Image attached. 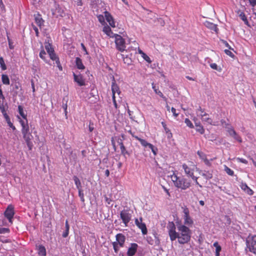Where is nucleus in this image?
<instances>
[{
    "label": "nucleus",
    "mask_w": 256,
    "mask_h": 256,
    "mask_svg": "<svg viewBox=\"0 0 256 256\" xmlns=\"http://www.w3.org/2000/svg\"><path fill=\"white\" fill-rule=\"evenodd\" d=\"M177 228L178 232L176 234V240L178 238L180 244H185L189 242L192 234L190 228L182 224H180Z\"/></svg>",
    "instance_id": "f257e3e1"
},
{
    "label": "nucleus",
    "mask_w": 256,
    "mask_h": 256,
    "mask_svg": "<svg viewBox=\"0 0 256 256\" xmlns=\"http://www.w3.org/2000/svg\"><path fill=\"white\" fill-rule=\"evenodd\" d=\"M171 180L174 186L182 190H186L191 186L190 180L178 176L175 174L171 176Z\"/></svg>",
    "instance_id": "f03ea898"
},
{
    "label": "nucleus",
    "mask_w": 256,
    "mask_h": 256,
    "mask_svg": "<svg viewBox=\"0 0 256 256\" xmlns=\"http://www.w3.org/2000/svg\"><path fill=\"white\" fill-rule=\"evenodd\" d=\"M182 209L183 210V219L184 220V224H182L188 227L192 226L194 224V221L192 218L190 216L188 208L186 206H184L182 207Z\"/></svg>",
    "instance_id": "7ed1b4c3"
},
{
    "label": "nucleus",
    "mask_w": 256,
    "mask_h": 256,
    "mask_svg": "<svg viewBox=\"0 0 256 256\" xmlns=\"http://www.w3.org/2000/svg\"><path fill=\"white\" fill-rule=\"evenodd\" d=\"M186 174L190 177L194 174V171L196 169V166L192 162H188V164H184L182 166Z\"/></svg>",
    "instance_id": "20e7f679"
},
{
    "label": "nucleus",
    "mask_w": 256,
    "mask_h": 256,
    "mask_svg": "<svg viewBox=\"0 0 256 256\" xmlns=\"http://www.w3.org/2000/svg\"><path fill=\"white\" fill-rule=\"evenodd\" d=\"M116 48L120 52H124L126 48L124 40L118 34H114Z\"/></svg>",
    "instance_id": "39448f33"
},
{
    "label": "nucleus",
    "mask_w": 256,
    "mask_h": 256,
    "mask_svg": "<svg viewBox=\"0 0 256 256\" xmlns=\"http://www.w3.org/2000/svg\"><path fill=\"white\" fill-rule=\"evenodd\" d=\"M246 246L250 252L256 254V236H249L247 238Z\"/></svg>",
    "instance_id": "423d86ee"
},
{
    "label": "nucleus",
    "mask_w": 256,
    "mask_h": 256,
    "mask_svg": "<svg viewBox=\"0 0 256 256\" xmlns=\"http://www.w3.org/2000/svg\"><path fill=\"white\" fill-rule=\"evenodd\" d=\"M120 215L124 226H128V224L132 218V214L130 213L129 210H124L120 212Z\"/></svg>",
    "instance_id": "0eeeda50"
},
{
    "label": "nucleus",
    "mask_w": 256,
    "mask_h": 256,
    "mask_svg": "<svg viewBox=\"0 0 256 256\" xmlns=\"http://www.w3.org/2000/svg\"><path fill=\"white\" fill-rule=\"evenodd\" d=\"M167 228L170 240L172 242L175 240L177 232L176 230V228L173 222H169Z\"/></svg>",
    "instance_id": "6e6552de"
},
{
    "label": "nucleus",
    "mask_w": 256,
    "mask_h": 256,
    "mask_svg": "<svg viewBox=\"0 0 256 256\" xmlns=\"http://www.w3.org/2000/svg\"><path fill=\"white\" fill-rule=\"evenodd\" d=\"M135 224L141 230L143 234L145 235L147 234L148 230L146 225L144 223L142 222V218H140V219L136 218Z\"/></svg>",
    "instance_id": "1a4fd4ad"
},
{
    "label": "nucleus",
    "mask_w": 256,
    "mask_h": 256,
    "mask_svg": "<svg viewBox=\"0 0 256 256\" xmlns=\"http://www.w3.org/2000/svg\"><path fill=\"white\" fill-rule=\"evenodd\" d=\"M23 134V138L26 143V144L29 148L30 150H31L32 149L33 144L32 142V140L33 138V136L31 134V133L28 132L26 133Z\"/></svg>",
    "instance_id": "9d476101"
},
{
    "label": "nucleus",
    "mask_w": 256,
    "mask_h": 256,
    "mask_svg": "<svg viewBox=\"0 0 256 256\" xmlns=\"http://www.w3.org/2000/svg\"><path fill=\"white\" fill-rule=\"evenodd\" d=\"M74 80L80 86H83L86 85L85 80L83 76L81 74H73Z\"/></svg>",
    "instance_id": "9b49d317"
},
{
    "label": "nucleus",
    "mask_w": 256,
    "mask_h": 256,
    "mask_svg": "<svg viewBox=\"0 0 256 256\" xmlns=\"http://www.w3.org/2000/svg\"><path fill=\"white\" fill-rule=\"evenodd\" d=\"M14 214V209L12 206H8L4 212L5 216L12 222V219Z\"/></svg>",
    "instance_id": "f8f14e48"
},
{
    "label": "nucleus",
    "mask_w": 256,
    "mask_h": 256,
    "mask_svg": "<svg viewBox=\"0 0 256 256\" xmlns=\"http://www.w3.org/2000/svg\"><path fill=\"white\" fill-rule=\"evenodd\" d=\"M52 14L56 18L59 16L64 17L65 16V12L64 9L58 6L56 8V9L53 11Z\"/></svg>",
    "instance_id": "ddd939ff"
},
{
    "label": "nucleus",
    "mask_w": 256,
    "mask_h": 256,
    "mask_svg": "<svg viewBox=\"0 0 256 256\" xmlns=\"http://www.w3.org/2000/svg\"><path fill=\"white\" fill-rule=\"evenodd\" d=\"M202 121L204 122H206L209 124L217 126L218 125V121H213L208 116H204L200 118Z\"/></svg>",
    "instance_id": "4468645a"
},
{
    "label": "nucleus",
    "mask_w": 256,
    "mask_h": 256,
    "mask_svg": "<svg viewBox=\"0 0 256 256\" xmlns=\"http://www.w3.org/2000/svg\"><path fill=\"white\" fill-rule=\"evenodd\" d=\"M138 246L136 244H132L131 246L128 249L127 254L128 256H133L135 254Z\"/></svg>",
    "instance_id": "2eb2a0df"
},
{
    "label": "nucleus",
    "mask_w": 256,
    "mask_h": 256,
    "mask_svg": "<svg viewBox=\"0 0 256 256\" xmlns=\"http://www.w3.org/2000/svg\"><path fill=\"white\" fill-rule=\"evenodd\" d=\"M204 25L206 27H207L208 28L210 29V30H214L216 33H218V29L217 27V25L216 24H214L211 22L206 21L204 22Z\"/></svg>",
    "instance_id": "dca6fc26"
},
{
    "label": "nucleus",
    "mask_w": 256,
    "mask_h": 256,
    "mask_svg": "<svg viewBox=\"0 0 256 256\" xmlns=\"http://www.w3.org/2000/svg\"><path fill=\"white\" fill-rule=\"evenodd\" d=\"M116 240L118 242V244L120 246H123L126 240L125 236L122 234H117L116 235Z\"/></svg>",
    "instance_id": "f3484780"
},
{
    "label": "nucleus",
    "mask_w": 256,
    "mask_h": 256,
    "mask_svg": "<svg viewBox=\"0 0 256 256\" xmlns=\"http://www.w3.org/2000/svg\"><path fill=\"white\" fill-rule=\"evenodd\" d=\"M113 78V82L112 84V96H115L116 93H118L120 94V90L118 86L116 84V81L114 80V77Z\"/></svg>",
    "instance_id": "a211bd4d"
},
{
    "label": "nucleus",
    "mask_w": 256,
    "mask_h": 256,
    "mask_svg": "<svg viewBox=\"0 0 256 256\" xmlns=\"http://www.w3.org/2000/svg\"><path fill=\"white\" fill-rule=\"evenodd\" d=\"M105 16L106 21L109 23L110 25L112 28H115V22L112 16L108 12H106L105 14Z\"/></svg>",
    "instance_id": "6ab92c4d"
},
{
    "label": "nucleus",
    "mask_w": 256,
    "mask_h": 256,
    "mask_svg": "<svg viewBox=\"0 0 256 256\" xmlns=\"http://www.w3.org/2000/svg\"><path fill=\"white\" fill-rule=\"evenodd\" d=\"M118 142L120 146V150H121V154L124 156H125L126 154H128L129 155L130 154L128 153V152L126 150V148H125V146H124L123 143H122V140L121 139H118Z\"/></svg>",
    "instance_id": "aec40b11"
},
{
    "label": "nucleus",
    "mask_w": 256,
    "mask_h": 256,
    "mask_svg": "<svg viewBox=\"0 0 256 256\" xmlns=\"http://www.w3.org/2000/svg\"><path fill=\"white\" fill-rule=\"evenodd\" d=\"M102 31L108 36L113 38L114 37V34L112 31L111 28L108 26H105L103 28Z\"/></svg>",
    "instance_id": "412c9836"
},
{
    "label": "nucleus",
    "mask_w": 256,
    "mask_h": 256,
    "mask_svg": "<svg viewBox=\"0 0 256 256\" xmlns=\"http://www.w3.org/2000/svg\"><path fill=\"white\" fill-rule=\"evenodd\" d=\"M196 114L198 116L202 118L204 116H208V114L206 113L204 110L202 109L200 106L199 107V108L196 110Z\"/></svg>",
    "instance_id": "4be33fe9"
},
{
    "label": "nucleus",
    "mask_w": 256,
    "mask_h": 256,
    "mask_svg": "<svg viewBox=\"0 0 256 256\" xmlns=\"http://www.w3.org/2000/svg\"><path fill=\"white\" fill-rule=\"evenodd\" d=\"M135 138L136 140H138L140 142V144L145 148L152 146V144L148 142L146 140L144 139L140 138L138 136H135Z\"/></svg>",
    "instance_id": "5701e85b"
},
{
    "label": "nucleus",
    "mask_w": 256,
    "mask_h": 256,
    "mask_svg": "<svg viewBox=\"0 0 256 256\" xmlns=\"http://www.w3.org/2000/svg\"><path fill=\"white\" fill-rule=\"evenodd\" d=\"M76 68L79 70H84L85 68L82 60L78 57L76 58Z\"/></svg>",
    "instance_id": "b1692460"
},
{
    "label": "nucleus",
    "mask_w": 256,
    "mask_h": 256,
    "mask_svg": "<svg viewBox=\"0 0 256 256\" xmlns=\"http://www.w3.org/2000/svg\"><path fill=\"white\" fill-rule=\"evenodd\" d=\"M38 254L40 256H46V250L44 246L42 245L38 246Z\"/></svg>",
    "instance_id": "393cba45"
},
{
    "label": "nucleus",
    "mask_w": 256,
    "mask_h": 256,
    "mask_svg": "<svg viewBox=\"0 0 256 256\" xmlns=\"http://www.w3.org/2000/svg\"><path fill=\"white\" fill-rule=\"evenodd\" d=\"M162 124L165 130L166 133L167 134V137L168 138H170L172 136V133L170 132V130L166 127V124L164 122H162Z\"/></svg>",
    "instance_id": "a878e982"
},
{
    "label": "nucleus",
    "mask_w": 256,
    "mask_h": 256,
    "mask_svg": "<svg viewBox=\"0 0 256 256\" xmlns=\"http://www.w3.org/2000/svg\"><path fill=\"white\" fill-rule=\"evenodd\" d=\"M152 88L157 94H158L160 98H162L163 99H166V97L164 96L162 93L158 89L156 88V85L154 83H152Z\"/></svg>",
    "instance_id": "bb28decb"
},
{
    "label": "nucleus",
    "mask_w": 256,
    "mask_h": 256,
    "mask_svg": "<svg viewBox=\"0 0 256 256\" xmlns=\"http://www.w3.org/2000/svg\"><path fill=\"white\" fill-rule=\"evenodd\" d=\"M206 180H210L212 178V174L210 171H204L201 174Z\"/></svg>",
    "instance_id": "cd10ccee"
},
{
    "label": "nucleus",
    "mask_w": 256,
    "mask_h": 256,
    "mask_svg": "<svg viewBox=\"0 0 256 256\" xmlns=\"http://www.w3.org/2000/svg\"><path fill=\"white\" fill-rule=\"evenodd\" d=\"M2 80L4 84L8 85L10 84V79L8 76L6 74H2Z\"/></svg>",
    "instance_id": "c85d7f7f"
},
{
    "label": "nucleus",
    "mask_w": 256,
    "mask_h": 256,
    "mask_svg": "<svg viewBox=\"0 0 256 256\" xmlns=\"http://www.w3.org/2000/svg\"><path fill=\"white\" fill-rule=\"evenodd\" d=\"M74 180L77 188L78 190L82 189V184L79 178L77 176H74Z\"/></svg>",
    "instance_id": "c756f323"
},
{
    "label": "nucleus",
    "mask_w": 256,
    "mask_h": 256,
    "mask_svg": "<svg viewBox=\"0 0 256 256\" xmlns=\"http://www.w3.org/2000/svg\"><path fill=\"white\" fill-rule=\"evenodd\" d=\"M76 154L75 152H74L72 150H70L69 156V158L70 160V161L75 162L76 161Z\"/></svg>",
    "instance_id": "7c9ffc66"
},
{
    "label": "nucleus",
    "mask_w": 256,
    "mask_h": 256,
    "mask_svg": "<svg viewBox=\"0 0 256 256\" xmlns=\"http://www.w3.org/2000/svg\"><path fill=\"white\" fill-rule=\"evenodd\" d=\"M69 229H70V226L68 224V220H66V230L62 234V236L64 238H66L68 236V232H69Z\"/></svg>",
    "instance_id": "2f4dec72"
},
{
    "label": "nucleus",
    "mask_w": 256,
    "mask_h": 256,
    "mask_svg": "<svg viewBox=\"0 0 256 256\" xmlns=\"http://www.w3.org/2000/svg\"><path fill=\"white\" fill-rule=\"evenodd\" d=\"M196 130L200 134H204V129L200 122H198V126H197Z\"/></svg>",
    "instance_id": "473e14b6"
},
{
    "label": "nucleus",
    "mask_w": 256,
    "mask_h": 256,
    "mask_svg": "<svg viewBox=\"0 0 256 256\" xmlns=\"http://www.w3.org/2000/svg\"><path fill=\"white\" fill-rule=\"evenodd\" d=\"M239 16H240V18L242 19V20L244 22V24L248 26V22L246 18V17L245 14L244 12H241Z\"/></svg>",
    "instance_id": "72a5a7b5"
},
{
    "label": "nucleus",
    "mask_w": 256,
    "mask_h": 256,
    "mask_svg": "<svg viewBox=\"0 0 256 256\" xmlns=\"http://www.w3.org/2000/svg\"><path fill=\"white\" fill-rule=\"evenodd\" d=\"M46 50L48 54H50L54 52V50L52 46V45L50 44H48L45 46Z\"/></svg>",
    "instance_id": "f704fd0d"
},
{
    "label": "nucleus",
    "mask_w": 256,
    "mask_h": 256,
    "mask_svg": "<svg viewBox=\"0 0 256 256\" xmlns=\"http://www.w3.org/2000/svg\"><path fill=\"white\" fill-rule=\"evenodd\" d=\"M18 112L24 118V119H26V114H24V110H23V108L22 107V106H18Z\"/></svg>",
    "instance_id": "c9c22d12"
},
{
    "label": "nucleus",
    "mask_w": 256,
    "mask_h": 256,
    "mask_svg": "<svg viewBox=\"0 0 256 256\" xmlns=\"http://www.w3.org/2000/svg\"><path fill=\"white\" fill-rule=\"evenodd\" d=\"M224 170L226 173L230 176H232L234 174V171L226 166H224Z\"/></svg>",
    "instance_id": "e433bc0d"
},
{
    "label": "nucleus",
    "mask_w": 256,
    "mask_h": 256,
    "mask_svg": "<svg viewBox=\"0 0 256 256\" xmlns=\"http://www.w3.org/2000/svg\"><path fill=\"white\" fill-rule=\"evenodd\" d=\"M0 65L2 70H4L6 69V66L5 64L4 58L0 57Z\"/></svg>",
    "instance_id": "4c0bfd02"
},
{
    "label": "nucleus",
    "mask_w": 256,
    "mask_h": 256,
    "mask_svg": "<svg viewBox=\"0 0 256 256\" xmlns=\"http://www.w3.org/2000/svg\"><path fill=\"white\" fill-rule=\"evenodd\" d=\"M121 56H124V55H122V54H121ZM122 58H123V61L124 64H126L128 65H129L131 64L132 60H131L130 58L128 56L122 57Z\"/></svg>",
    "instance_id": "58836bf2"
},
{
    "label": "nucleus",
    "mask_w": 256,
    "mask_h": 256,
    "mask_svg": "<svg viewBox=\"0 0 256 256\" xmlns=\"http://www.w3.org/2000/svg\"><path fill=\"white\" fill-rule=\"evenodd\" d=\"M227 131L232 136H233L234 135H236V132L232 127L228 128Z\"/></svg>",
    "instance_id": "ea45409f"
},
{
    "label": "nucleus",
    "mask_w": 256,
    "mask_h": 256,
    "mask_svg": "<svg viewBox=\"0 0 256 256\" xmlns=\"http://www.w3.org/2000/svg\"><path fill=\"white\" fill-rule=\"evenodd\" d=\"M35 21L36 24L40 26L43 24V20L40 17H36L35 18Z\"/></svg>",
    "instance_id": "a19ab883"
},
{
    "label": "nucleus",
    "mask_w": 256,
    "mask_h": 256,
    "mask_svg": "<svg viewBox=\"0 0 256 256\" xmlns=\"http://www.w3.org/2000/svg\"><path fill=\"white\" fill-rule=\"evenodd\" d=\"M22 134L30 132V128L28 124L23 126L22 130Z\"/></svg>",
    "instance_id": "79ce46f5"
},
{
    "label": "nucleus",
    "mask_w": 256,
    "mask_h": 256,
    "mask_svg": "<svg viewBox=\"0 0 256 256\" xmlns=\"http://www.w3.org/2000/svg\"><path fill=\"white\" fill-rule=\"evenodd\" d=\"M213 246L216 248V252H220L222 248L221 246L218 244V242H216L213 244Z\"/></svg>",
    "instance_id": "37998d69"
},
{
    "label": "nucleus",
    "mask_w": 256,
    "mask_h": 256,
    "mask_svg": "<svg viewBox=\"0 0 256 256\" xmlns=\"http://www.w3.org/2000/svg\"><path fill=\"white\" fill-rule=\"evenodd\" d=\"M184 122L188 126L190 127V128H194L193 124L188 118H186L184 120Z\"/></svg>",
    "instance_id": "c03bdc74"
},
{
    "label": "nucleus",
    "mask_w": 256,
    "mask_h": 256,
    "mask_svg": "<svg viewBox=\"0 0 256 256\" xmlns=\"http://www.w3.org/2000/svg\"><path fill=\"white\" fill-rule=\"evenodd\" d=\"M78 190V196L80 197V200L82 202L84 201V194L82 189Z\"/></svg>",
    "instance_id": "a18cd8bd"
},
{
    "label": "nucleus",
    "mask_w": 256,
    "mask_h": 256,
    "mask_svg": "<svg viewBox=\"0 0 256 256\" xmlns=\"http://www.w3.org/2000/svg\"><path fill=\"white\" fill-rule=\"evenodd\" d=\"M49 55L50 58L53 60H56V62L57 60H59L57 56L56 55V54L54 53V52L50 54Z\"/></svg>",
    "instance_id": "49530a36"
},
{
    "label": "nucleus",
    "mask_w": 256,
    "mask_h": 256,
    "mask_svg": "<svg viewBox=\"0 0 256 256\" xmlns=\"http://www.w3.org/2000/svg\"><path fill=\"white\" fill-rule=\"evenodd\" d=\"M142 57L144 58V60H146L147 62L150 63L152 62L150 58L145 53H142Z\"/></svg>",
    "instance_id": "de8ad7c7"
},
{
    "label": "nucleus",
    "mask_w": 256,
    "mask_h": 256,
    "mask_svg": "<svg viewBox=\"0 0 256 256\" xmlns=\"http://www.w3.org/2000/svg\"><path fill=\"white\" fill-rule=\"evenodd\" d=\"M10 232V229L8 228H0V234H5Z\"/></svg>",
    "instance_id": "09e8293b"
},
{
    "label": "nucleus",
    "mask_w": 256,
    "mask_h": 256,
    "mask_svg": "<svg viewBox=\"0 0 256 256\" xmlns=\"http://www.w3.org/2000/svg\"><path fill=\"white\" fill-rule=\"evenodd\" d=\"M236 140H238L239 142H242V138H240V136L237 134L236 132V135H234V136H232Z\"/></svg>",
    "instance_id": "8fccbe9b"
},
{
    "label": "nucleus",
    "mask_w": 256,
    "mask_h": 256,
    "mask_svg": "<svg viewBox=\"0 0 256 256\" xmlns=\"http://www.w3.org/2000/svg\"><path fill=\"white\" fill-rule=\"evenodd\" d=\"M240 188L244 190V191H246V190L248 188V185L246 183L242 182L240 185Z\"/></svg>",
    "instance_id": "3c124183"
},
{
    "label": "nucleus",
    "mask_w": 256,
    "mask_h": 256,
    "mask_svg": "<svg viewBox=\"0 0 256 256\" xmlns=\"http://www.w3.org/2000/svg\"><path fill=\"white\" fill-rule=\"evenodd\" d=\"M210 66L212 68L216 70H220V68L218 69V65L216 63H212L210 64Z\"/></svg>",
    "instance_id": "603ef678"
},
{
    "label": "nucleus",
    "mask_w": 256,
    "mask_h": 256,
    "mask_svg": "<svg viewBox=\"0 0 256 256\" xmlns=\"http://www.w3.org/2000/svg\"><path fill=\"white\" fill-rule=\"evenodd\" d=\"M72 1L76 4L78 6H82L83 3L82 0H72Z\"/></svg>",
    "instance_id": "864d4df0"
},
{
    "label": "nucleus",
    "mask_w": 256,
    "mask_h": 256,
    "mask_svg": "<svg viewBox=\"0 0 256 256\" xmlns=\"http://www.w3.org/2000/svg\"><path fill=\"white\" fill-rule=\"evenodd\" d=\"M112 245H113V246H114V252H118V244L116 242H114L112 243Z\"/></svg>",
    "instance_id": "5fc2aeb1"
},
{
    "label": "nucleus",
    "mask_w": 256,
    "mask_h": 256,
    "mask_svg": "<svg viewBox=\"0 0 256 256\" xmlns=\"http://www.w3.org/2000/svg\"><path fill=\"white\" fill-rule=\"evenodd\" d=\"M148 148L152 150V152L154 155L156 154L158 149L152 144V146H148Z\"/></svg>",
    "instance_id": "6e6d98bb"
},
{
    "label": "nucleus",
    "mask_w": 256,
    "mask_h": 256,
    "mask_svg": "<svg viewBox=\"0 0 256 256\" xmlns=\"http://www.w3.org/2000/svg\"><path fill=\"white\" fill-rule=\"evenodd\" d=\"M148 148L152 150V152L154 155L156 154L158 149L152 144V146H148Z\"/></svg>",
    "instance_id": "4d7b16f0"
},
{
    "label": "nucleus",
    "mask_w": 256,
    "mask_h": 256,
    "mask_svg": "<svg viewBox=\"0 0 256 256\" xmlns=\"http://www.w3.org/2000/svg\"><path fill=\"white\" fill-rule=\"evenodd\" d=\"M190 178H191L195 182L196 184H198L200 187H202V186L200 185V184L198 181V177L195 176L194 174L193 176H191Z\"/></svg>",
    "instance_id": "13d9d810"
},
{
    "label": "nucleus",
    "mask_w": 256,
    "mask_h": 256,
    "mask_svg": "<svg viewBox=\"0 0 256 256\" xmlns=\"http://www.w3.org/2000/svg\"><path fill=\"white\" fill-rule=\"evenodd\" d=\"M224 52L227 55L230 56L232 58L234 56V54H232V52L228 50H225Z\"/></svg>",
    "instance_id": "bf43d9fd"
},
{
    "label": "nucleus",
    "mask_w": 256,
    "mask_h": 256,
    "mask_svg": "<svg viewBox=\"0 0 256 256\" xmlns=\"http://www.w3.org/2000/svg\"><path fill=\"white\" fill-rule=\"evenodd\" d=\"M46 53L44 50H42L40 52V56L41 58L44 60L45 58L44 56Z\"/></svg>",
    "instance_id": "052dcab7"
},
{
    "label": "nucleus",
    "mask_w": 256,
    "mask_h": 256,
    "mask_svg": "<svg viewBox=\"0 0 256 256\" xmlns=\"http://www.w3.org/2000/svg\"><path fill=\"white\" fill-rule=\"evenodd\" d=\"M244 192L250 196L254 194L253 190H251L249 187Z\"/></svg>",
    "instance_id": "680f3d73"
},
{
    "label": "nucleus",
    "mask_w": 256,
    "mask_h": 256,
    "mask_svg": "<svg viewBox=\"0 0 256 256\" xmlns=\"http://www.w3.org/2000/svg\"><path fill=\"white\" fill-rule=\"evenodd\" d=\"M237 160L239 162H242V163H244V164H248V161L246 159H244L243 158H237Z\"/></svg>",
    "instance_id": "e2e57ef3"
},
{
    "label": "nucleus",
    "mask_w": 256,
    "mask_h": 256,
    "mask_svg": "<svg viewBox=\"0 0 256 256\" xmlns=\"http://www.w3.org/2000/svg\"><path fill=\"white\" fill-rule=\"evenodd\" d=\"M26 122H24L22 120H20V122L21 124V126H22V128H23V126H26V125H28V120H26Z\"/></svg>",
    "instance_id": "0e129e2a"
},
{
    "label": "nucleus",
    "mask_w": 256,
    "mask_h": 256,
    "mask_svg": "<svg viewBox=\"0 0 256 256\" xmlns=\"http://www.w3.org/2000/svg\"><path fill=\"white\" fill-rule=\"evenodd\" d=\"M172 112L174 116L176 118L179 114L178 113L176 112V110L174 108H172Z\"/></svg>",
    "instance_id": "69168bd1"
},
{
    "label": "nucleus",
    "mask_w": 256,
    "mask_h": 256,
    "mask_svg": "<svg viewBox=\"0 0 256 256\" xmlns=\"http://www.w3.org/2000/svg\"><path fill=\"white\" fill-rule=\"evenodd\" d=\"M0 242L3 243H8L10 242V240L8 239L3 238L2 236H0Z\"/></svg>",
    "instance_id": "338daca9"
},
{
    "label": "nucleus",
    "mask_w": 256,
    "mask_h": 256,
    "mask_svg": "<svg viewBox=\"0 0 256 256\" xmlns=\"http://www.w3.org/2000/svg\"><path fill=\"white\" fill-rule=\"evenodd\" d=\"M197 154L201 158L204 159L205 158V156L202 152L198 151Z\"/></svg>",
    "instance_id": "774afa93"
}]
</instances>
